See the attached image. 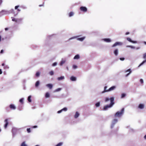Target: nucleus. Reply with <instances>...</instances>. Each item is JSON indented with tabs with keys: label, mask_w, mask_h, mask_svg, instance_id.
Here are the masks:
<instances>
[{
	"label": "nucleus",
	"mask_w": 146,
	"mask_h": 146,
	"mask_svg": "<svg viewBox=\"0 0 146 146\" xmlns=\"http://www.w3.org/2000/svg\"><path fill=\"white\" fill-rule=\"evenodd\" d=\"M110 100L111 103L110 104L105 106L104 108V110H107L108 108L111 107L114 104V98L113 97L111 98L110 99Z\"/></svg>",
	"instance_id": "1"
},
{
	"label": "nucleus",
	"mask_w": 146,
	"mask_h": 146,
	"mask_svg": "<svg viewBox=\"0 0 146 146\" xmlns=\"http://www.w3.org/2000/svg\"><path fill=\"white\" fill-rule=\"evenodd\" d=\"M124 108H123L121 111H117L115 115V117H121L123 113Z\"/></svg>",
	"instance_id": "2"
},
{
	"label": "nucleus",
	"mask_w": 146,
	"mask_h": 146,
	"mask_svg": "<svg viewBox=\"0 0 146 146\" xmlns=\"http://www.w3.org/2000/svg\"><path fill=\"white\" fill-rule=\"evenodd\" d=\"M80 10L84 12H86L87 11V8L85 7H80Z\"/></svg>",
	"instance_id": "3"
},
{
	"label": "nucleus",
	"mask_w": 146,
	"mask_h": 146,
	"mask_svg": "<svg viewBox=\"0 0 146 146\" xmlns=\"http://www.w3.org/2000/svg\"><path fill=\"white\" fill-rule=\"evenodd\" d=\"M123 44V43L121 42H117L114 44L112 46V47H114L117 45H121Z\"/></svg>",
	"instance_id": "4"
},
{
	"label": "nucleus",
	"mask_w": 146,
	"mask_h": 146,
	"mask_svg": "<svg viewBox=\"0 0 146 146\" xmlns=\"http://www.w3.org/2000/svg\"><path fill=\"white\" fill-rule=\"evenodd\" d=\"M5 124L4 125V127L5 129H6L7 127V126L8 124V119H7L5 120Z\"/></svg>",
	"instance_id": "5"
},
{
	"label": "nucleus",
	"mask_w": 146,
	"mask_h": 146,
	"mask_svg": "<svg viewBox=\"0 0 146 146\" xmlns=\"http://www.w3.org/2000/svg\"><path fill=\"white\" fill-rule=\"evenodd\" d=\"M117 120L116 119H113V120L112 124L111 126V128H112L113 127L114 125L117 122Z\"/></svg>",
	"instance_id": "6"
},
{
	"label": "nucleus",
	"mask_w": 146,
	"mask_h": 146,
	"mask_svg": "<svg viewBox=\"0 0 146 146\" xmlns=\"http://www.w3.org/2000/svg\"><path fill=\"white\" fill-rule=\"evenodd\" d=\"M115 88V86H113L111 87H110V88H109L108 90L107 91H110L112 90H114Z\"/></svg>",
	"instance_id": "7"
},
{
	"label": "nucleus",
	"mask_w": 146,
	"mask_h": 146,
	"mask_svg": "<svg viewBox=\"0 0 146 146\" xmlns=\"http://www.w3.org/2000/svg\"><path fill=\"white\" fill-rule=\"evenodd\" d=\"M127 40L130 42H131L133 43H136L137 42L136 41H134L131 40V39L129 38H127Z\"/></svg>",
	"instance_id": "8"
},
{
	"label": "nucleus",
	"mask_w": 146,
	"mask_h": 146,
	"mask_svg": "<svg viewBox=\"0 0 146 146\" xmlns=\"http://www.w3.org/2000/svg\"><path fill=\"white\" fill-rule=\"evenodd\" d=\"M67 110V108H64L62 109L61 110H59L58 111V113H60L62 111H66Z\"/></svg>",
	"instance_id": "9"
},
{
	"label": "nucleus",
	"mask_w": 146,
	"mask_h": 146,
	"mask_svg": "<svg viewBox=\"0 0 146 146\" xmlns=\"http://www.w3.org/2000/svg\"><path fill=\"white\" fill-rule=\"evenodd\" d=\"M46 86L48 87L50 89H51L52 88L53 86L52 84H48L46 85Z\"/></svg>",
	"instance_id": "10"
},
{
	"label": "nucleus",
	"mask_w": 146,
	"mask_h": 146,
	"mask_svg": "<svg viewBox=\"0 0 146 146\" xmlns=\"http://www.w3.org/2000/svg\"><path fill=\"white\" fill-rule=\"evenodd\" d=\"M118 51L117 49H115L114 51V53L115 56H117L118 54Z\"/></svg>",
	"instance_id": "11"
},
{
	"label": "nucleus",
	"mask_w": 146,
	"mask_h": 146,
	"mask_svg": "<svg viewBox=\"0 0 146 146\" xmlns=\"http://www.w3.org/2000/svg\"><path fill=\"white\" fill-rule=\"evenodd\" d=\"M10 108L12 109L15 110L16 109V107L14 105L11 104L9 106Z\"/></svg>",
	"instance_id": "12"
},
{
	"label": "nucleus",
	"mask_w": 146,
	"mask_h": 146,
	"mask_svg": "<svg viewBox=\"0 0 146 146\" xmlns=\"http://www.w3.org/2000/svg\"><path fill=\"white\" fill-rule=\"evenodd\" d=\"M79 115V113L77 111L76 112V113L74 116V117L75 118H78V117Z\"/></svg>",
	"instance_id": "13"
},
{
	"label": "nucleus",
	"mask_w": 146,
	"mask_h": 146,
	"mask_svg": "<svg viewBox=\"0 0 146 146\" xmlns=\"http://www.w3.org/2000/svg\"><path fill=\"white\" fill-rule=\"evenodd\" d=\"M144 108V105L143 104H139L138 108L141 109H143Z\"/></svg>",
	"instance_id": "14"
},
{
	"label": "nucleus",
	"mask_w": 146,
	"mask_h": 146,
	"mask_svg": "<svg viewBox=\"0 0 146 146\" xmlns=\"http://www.w3.org/2000/svg\"><path fill=\"white\" fill-rule=\"evenodd\" d=\"M70 79L72 81H75L76 80V78L75 77L72 76L70 78Z\"/></svg>",
	"instance_id": "15"
},
{
	"label": "nucleus",
	"mask_w": 146,
	"mask_h": 146,
	"mask_svg": "<svg viewBox=\"0 0 146 146\" xmlns=\"http://www.w3.org/2000/svg\"><path fill=\"white\" fill-rule=\"evenodd\" d=\"M80 58V56L78 54H77L76 55L74 58V59H79Z\"/></svg>",
	"instance_id": "16"
},
{
	"label": "nucleus",
	"mask_w": 146,
	"mask_h": 146,
	"mask_svg": "<svg viewBox=\"0 0 146 146\" xmlns=\"http://www.w3.org/2000/svg\"><path fill=\"white\" fill-rule=\"evenodd\" d=\"M104 40L106 42H110L111 41V40L109 38H104Z\"/></svg>",
	"instance_id": "17"
},
{
	"label": "nucleus",
	"mask_w": 146,
	"mask_h": 146,
	"mask_svg": "<svg viewBox=\"0 0 146 146\" xmlns=\"http://www.w3.org/2000/svg\"><path fill=\"white\" fill-rule=\"evenodd\" d=\"M64 79V77L63 76H61L60 77H59L57 78V80H63Z\"/></svg>",
	"instance_id": "18"
},
{
	"label": "nucleus",
	"mask_w": 146,
	"mask_h": 146,
	"mask_svg": "<svg viewBox=\"0 0 146 146\" xmlns=\"http://www.w3.org/2000/svg\"><path fill=\"white\" fill-rule=\"evenodd\" d=\"M85 37H83L81 38H78L77 39V40H80L81 41H82L85 38Z\"/></svg>",
	"instance_id": "19"
},
{
	"label": "nucleus",
	"mask_w": 146,
	"mask_h": 146,
	"mask_svg": "<svg viewBox=\"0 0 146 146\" xmlns=\"http://www.w3.org/2000/svg\"><path fill=\"white\" fill-rule=\"evenodd\" d=\"M19 7V5L16 6L15 7V9H17V11L18 12H20L21 11V10L19 9H18V8Z\"/></svg>",
	"instance_id": "20"
},
{
	"label": "nucleus",
	"mask_w": 146,
	"mask_h": 146,
	"mask_svg": "<svg viewBox=\"0 0 146 146\" xmlns=\"http://www.w3.org/2000/svg\"><path fill=\"white\" fill-rule=\"evenodd\" d=\"M146 62V59L144 60L140 65L138 66V67L140 66H141L144 63Z\"/></svg>",
	"instance_id": "21"
},
{
	"label": "nucleus",
	"mask_w": 146,
	"mask_h": 146,
	"mask_svg": "<svg viewBox=\"0 0 146 146\" xmlns=\"http://www.w3.org/2000/svg\"><path fill=\"white\" fill-rule=\"evenodd\" d=\"M31 96H29L28 98V100L29 102H31Z\"/></svg>",
	"instance_id": "22"
},
{
	"label": "nucleus",
	"mask_w": 146,
	"mask_h": 146,
	"mask_svg": "<svg viewBox=\"0 0 146 146\" xmlns=\"http://www.w3.org/2000/svg\"><path fill=\"white\" fill-rule=\"evenodd\" d=\"M39 84V81H37L35 84V86L36 87H38Z\"/></svg>",
	"instance_id": "23"
},
{
	"label": "nucleus",
	"mask_w": 146,
	"mask_h": 146,
	"mask_svg": "<svg viewBox=\"0 0 146 146\" xmlns=\"http://www.w3.org/2000/svg\"><path fill=\"white\" fill-rule=\"evenodd\" d=\"M100 102H98L95 104V106L96 107H98L100 106Z\"/></svg>",
	"instance_id": "24"
},
{
	"label": "nucleus",
	"mask_w": 146,
	"mask_h": 146,
	"mask_svg": "<svg viewBox=\"0 0 146 146\" xmlns=\"http://www.w3.org/2000/svg\"><path fill=\"white\" fill-rule=\"evenodd\" d=\"M129 73H128V74H127L125 76H126V77L127 76H128V75L129 74L131 73V70H130V69H129L128 70H127V71H126V72H129Z\"/></svg>",
	"instance_id": "25"
},
{
	"label": "nucleus",
	"mask_w": 146,
	"mask_h": 146,
	"mask_svg": "<svg viewBox=\"0 0 146 146\" xmlns=\"http://www.w3.org/2000/svg\"><path fill=\"white\" fill-rule=\"evenodd\" d=\"M74 15V13L73 12H70L69 13V17H71L72 16Z\"/></svg>",
	"instance_id": "26"
},
{
	"label": "nucleus",
	"mask_w": 146,
	"mask_h": 146,
	"mask_svg": "<svg viewBox=\"0 0 146 146\" xmlns=\"http://www.w3.org/2000/svg\"><path fill=\"white\" fill-rule=\"evenodd\" d=\"M50 96L48 92H47L45 94V97L48 98Z\"/></svg>",
	"instance_id": "27"
},
{
	"label": "nucleus",
	"mask_w": 146,
	"mask_h": 146,
	"mask_svg": "<svg viewBox=\"0 0 146 146\" xmlns=\"http://www.w3.org/2000/svg\"><path fill=\"white\" fill-rule=\"evenodd\" d=\"M21 146H27V145L25 144V142L24 141L22 143Z\"/></svg>",
	"instance_id": "28"
},
{
	"label": "nucleus",
	"mask_w": 146,
	"mask_h": 146,
	"mask_svg": "<svg viewBox=\"0 0 146 146\" xmlns=\"http://www.w3.org/2000/svg\"><path fill=\"white\" fill-rule=\"evenodd\" d=\"M63 144L62 142H60L56 146H61Z\"/></svg>",
	"instance_id": "29"
},
{
	"label": "nucleus",
	"mask_w": 146,
	"mask_h": 146,
	"mask_svg": "<svg viewBox=\"0 0 146 146\" xmlns=\"http://www.w3.org/2000/svg\"><path fill=\"white\" fill-rule=\"evenodd\" d=\"M107 88V86H105L104 88V90L103 92H108V91H107V90H106V88Z\"/></svg>",
	"instance_id": "30"
},
{
	"label": "nucleus",
	"mask_w": 146,
	"mask_h": 146,
	"mask_svg": "<svg viewBox=\"0 0 146 146\" xmlns=\"http://www.w3.org/2000/svg\"><path fill=\"white\" fill-rule=\"evenodd\" d=\"M49 74L51 75H53L54 74V72L52 71H51L49 72Z\"/></svg>",
	"instance_id": "31"
},
{
	"label": "nucleus",
	"mask_w": 146,
	"mask_h": 146,
	"mask_svg": "<svg viewBox=\"0 0 146 146\" xmlns=\"http://www.w3.org/2000/svg\"><path fill=\"white\" fill-rule=\"evenodd\" d=\"M40 73L38 72H36V77H38L40 75Z\"/></svg>",
	"instance_id": "32"
},
{
	"label": "nucleus",
	"mask_w": 146,
	"mask_h": 146,
	"mask_svg": "<svg viewBox=\"0 0 146 146\" xmlns=\"http://www.w3.org/2000/svg\"><path fill=\"white\" fill-rule=\"evenodd\" d=\"M125 95H126L125 94H124V93L122 94H121V98H124L125 96Z\"/></svg>",
	"instance_id": "33"
},
{
	"label": "nucleus",
	"mask_w": 146,
	"mask_h": 146,
	"mask_svg": "<svg viewBox=\"0 0 146 146\" xmlns=\"http://www.w3.org/2000/svg\"><path fill=\"white\" fill-rule=\"evenodd\" d=\"M23 98H21L19 100V102L23 104Z\"/></svg>",
	"instance_id": "34"
},
{
	"label": "nucleus",
	"mask_w": 146,
	"mask_h": 146,
	"mask_svg": "<svg viewBox=\"0 0 146 146\" xmlns=\"http://www.w3.org/2000/svg\"><path fill=\"white\" fill-rule=\"evenodd\" d=\"M127 47H130L131 48L134 49L135 48V47L134 46H127Z\"/></svg>",
	"instance_id": "35"
},
{
	"label": "nucleus",
	"mask_w": 146,
	"mask_h": 146,
	"mask_svg": "<svg viewBox=\"0 0 146 146\" xmlns=\"http://www.w3.org/2000/svg\"><path fill=\"white\" fill-rule=\"evenodd\" d=\"M61 90V88H58L55 90V92H58V91H59L60 90Z\"/></svg>",
	"instance_id": "36"
},
{
	"label": "nucleus",
	"mask_w": 146,
	"mask_h": 146,
	"mask_svg": "<svg viewBox=\"0 0 146 146\" xmlns=\"http://www.w3.org/2000/svg\"><path fill=\"white\" fill-rule=\"evenodd\" d=\"M27 131L28 133H30L31 132V129L30 128L27 129Z\"/></svg>",
	"instance_id": "37"
},
{
	"label": "nucleus",
	"mask_w": 146,
	"mask_h": 146,
	"mask_svg": "<svg viewBox=\"0 0 146 146\" xmlns=\"http://www.w3.org/2000/svg\"><path fill=\"white\" fill-rule=\"evenodd\" d=\"M143 58L145 59L146 58V53L143 55Z\"/></svg>",
	"instance_id": "38"
},
{
	"label": "nucleus",
	"mask_w": 146,
	"mask_h": 146,
	"mask_svg": "<svg viewBox=\"0 0 146 146\" xmlns=\"http://www.w3.org/2000/svg\"><path fill=\"white\" fill-rule=\"evenodd\" d=\"M120 60H121L123 61L125 60L124 58H120Z\"/></svg>",
	"instance_id": "39"
},
{
	"label": "nucleus",
	"mask_w": 146,
	"mask_h": 146,
	"mask_svg": "<svg viewBox=\"0 0 146 146\" xmlns=\"http://www.w3.org/2000/svg\"><path fill=\"white\" fill-rule=\"evenodd\" d=\"M57 64V63L56 62H54L52 64V66H55Z\"/></svg>",
	"instance_id": "40"
},
{
	"label": "nucleus",
	"mask_w": 146,
	"mask_h": 146,
	"mask_svg": "<svg viewBox=\"0 0 146 146\" xmlns=\"http://www.w3.org/2000/svg\"><path fill=\"white\" fill-rule=\"evenodd\" d=\"M140 82L141 84H143V80L142 79H141L140 80Z\"/></svg>",
	"instance_id": "41"
},
{
	"label": "nucleus",
	"mask_w": 146,
	"mask_h": 146,
	"mask_svg": "<svg viewBox=\"0 0 146 146\" xmlns=\"http://www.w3.org/2000/svg\"><path fill=\"white\" fill-rule=\"evenodd\" d=\"M109 100V98H106L105 99V101L106 102H107Z\"/></svg>",
	"instance_id": "42"
},
{
	"label": "nucleus",
	"mask_w": 146,
	"mask_h": 146,
	"mask_svg": "<svg viewBox=\"0 0 146 146\" xmlns=\"http://www.w3.org/2000/svg\"><path fill=\"white\" fill-rule=\"evenodd\" d=\"M64 62H65L64 61H61V62H60V65H62V64H63L64 63Z\"/></svg>",
	"instance_id": "43"
},
{
	"label": "nucleus",
	"mask_w": 146,
	"mask_h": 146,
	"mask_svg": "<svg viewBox=\"0 0 146 146\" xmlns=\"http://www.w3.org/2000/svg\"><path fill=\"white\" fill-rule=\"evenodd\" d=\"M4 68L5 69H8L9 68V67L7 66H4Z\"/></svg>",
	"instance_id": "44"
},
{
	"label": "nucleus",
	"mask_w": 146,
	"mask_h": 146,
	"mask_svg": "<svg viewBox=\"0 0 146 146\" xmlns=\"http://www.w3.org/2000/svg\"><path fill=\"white\" fill-rule=\"evenodd\" d=\"M73 68L74 69H76L77 68V66L76 65H74L73 66Z\"/></svg>",
	"instance_id": "45"
},
{
	"label": "nucleus",
	"mask_w": 146,
	"mask_h": 146,
	"mask_svg": "<svg viewBox=\"0 0 146 146\" xmlns=\"http://www.w3.org/2000/svg\"><path fill=\"white\" fill-rule=\"evenodd\" d=\"M12 20L13 21H15L16 22L17 21L16 20V19L15 18H13V19H12Z\"/></svg>",
	"instance_id": "46"
},
{
	"label": "nucleus",
	"mask_w": 146,
	"mask_h": 146,
	"mask_svg": "<svg viewBox=\"0 0 146 146\" xmlns=\"http://www.w3.org/2000/svg\"><path fill=\"white\" fill-rule=\"evenodd\" d=\"M44 3H43V4L42 5H39V7H41V6H43L44 5Z\"/></svg>",
	"instance_id": "47"
},
{
	"label": "nucleus",
	"mask_w": 146,
	"mask_h": 146,
	"mask_svg": "<svg viewBox=\"0 0 146 146\" xmlns=\"http://www.w3.org/2000/svg\"><path fill=\"white\" fill-rule=\"evenodd\" d=\"M4 50H1L0 52V53L1 54H2Z\"/></svg>",
	"instance_id": "48"
},
{
	"label": "nucleus",
	"mask_w": 146,
	"mask_h": 146,
	"mask_svg": "<svg viewBox=\"0 0 146 146\" xmlns=\"http://www.w3.org/2000/svg\"><path fill=\"white\" fill-rule=\"evenodd\" d=\"M2 71L1 69H0V74H2Z\"/></svg>",
	"instance_id": "49"
},
{
	"label": "nucleus",
	"mask_w": 146,
	"mask_h": 146,
	"mask_svg": "<svg viewBox=\"0 0 146 146\" xmlns=\"http://www.w3.org/2000/svg\"><path fill=\"white\" fill-rule=\"evenodd\" d=\"M129 32H126V33L125 34H126V35H128L129 34Z\"/></svg>",
	"instance_id": "50"
},
{
	"label": "nucleus",
	"mask_w": 146,
	"mask_h": 146,
	"mask_svg": "<svg viewBox=\"0 0 146 146\" xmlns=\"http://www.w3.org/2000/svg\"><path fill=\"white\" fill-rule=\"evenodd\" d=\"M37 127V126H36V125H35V126H34L33 127V128H36Z\"/></svg>",
	"instance_id": "51"
},
{
	"label": "nucleus",
	"mask_w": 146,
	"mask_h": 146,
	"mask_svg": "<svg viewBox=\"0 0 146 146\" xmlns=\"http://www.w3.org/2000/svg\"><path fill=\"white\" fill-rule=\"evenodd\" d=\"M2 2V0H0V5L1 4Z\"/></svg>",
	"instance_id": "52"
},
{
	"label": "nucleus",
	"mask_w": 146,
	"mask_h": 146,
	"mask_svg": "<svg viewBox=\"0 0 146 146\" xmlns=\"http://www.w3.org/2000/svg\"><path fill=\"white\" fill-rule=\"evenodd\" d=\"M8 28H5V30L6 31V30H8Z\"/></svg>",
	"instance_id": "53"
},
{
	"label": "nucleus",
	"mask_w": 146,
	"mask_h": 146,
	"mask_svg": "<svg viewBox=\"0 0 146 146\" xmlns=\"http://www.w3.org/2000/svg\"><path fill=\"white\" fill-rule=\"evenodd\" d=\"M144 138L145 139H146V135H145L144 137Z\"/></svg>",
	"instance_id": "54"
},
{
	"label": "nucleus",
	"mask_w": 146,
	"mask_h": 146,
	"mask_svg": "<svg viewBox=\"0 0 146 146\" xmlns=\"http://www.w3.org/2000/svg\"><path fill=\"white\" fill-rule=\"evenodd\" d=\"M1 36L0 35V42L1 41Z\"/></svg>",
	"instance_id": "55"
},
{
	"label": "nucleus",
	"mask_w": 146,
	"mask_h": 146,
	"mask_svg": "<svg viewBox=\"0 0 146 146\" xmlns=\"http://www.w3.org/2000/svg\"><path fill=\"white\" fill-rule=\"evenodd\" d=\"M2 66H4V63H3L2 64Z\"/></svg>",
	"instance_id": "56"
},
{
	"label": "nucleus",
	"mask_w": 146,
	"mask_h": 146,
	"mask_svg": "<svg viewBox=\"0 0 146 146\" xmlns=\"http://www.w3.org/2000/svg\"><path fill=\"white\" fill-rule=\"evenodd\" d=\"M35 146H39V145H35Z\"/></svg>",
	"instance_id": "57"
},
{
	"label": "nucleus",
	"mask_w": 146,
	"mask_h": 146,
	"mask_svg": "<svg viewBox=\"0 0 146 146\" xmlns=\"http://www.w3.org/2000/svg\"><path fill=\"white\" fill-rule=\"evenodd\" d=\"M144 43L146 44V42H144Z\"/></svg>",
	"instance_id": "58"
}]
</instances>
